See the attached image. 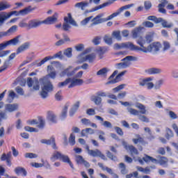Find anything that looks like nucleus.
Returning a JSON list of instances; mask_svg holds the SVG:
<instances>
[{"mask_svg": "<svg viewBox=\"0 0 178 178\" xmlns=\"http://www.w3.org/2000/svg\"><path fill=\"white\" fill-rule=\"evenodd\" d=\"M92 19V16L90 17H88L86 18H85L83 20H82L81 22V25L82 26H87V24H88L90 20H91Z\"/></svg>", "mask_w": 178, "mask_h": 178, "instance_id": "obj_58", "label": "nucleus"}, {"mask_svg": "<svg viewBox=\"0 0 178 178\" xmlns=\"http://www.w3.org/2000/svg\"><path fill=\"white\" fill-rule=\"evenodd\" d=\"M88 5V1H81L79 3H76L74 7L78 8L79 9H81V10H85L86 8H87Z\"/></svg>", "mask_w": 178, "mask_h": 178, "instance_id": "obj_29", "label": "nucleus"}, {"mask_svg": "<svg viewBox=\"0 0 178 178\" xmlns=\"http://www.w3.org/2000/svg\"><path fill=\"white\" fill-rule=\"evenodd\" d=\"M133 47H134L133 43L130 42L122 43L120 44L115 43L113 45L114 49H122V48H126L127 49H130L131 51H132Z\"/></svg>", "mask_w": 178, "mask_h": 178, "instance_id": "obj_13", "label": "nucleus"}, {"mask_svg": "<svg viewBox=\"0 0 178 178\" xmlns=\"http://www.w3.org/2000/svg\"><path fill=\"white\" fill-rule=\"evenodd\" d=\"M161 72L162 70L155 67L149 68L145 70V73H147V74H159V73H161Z\"/></svg>", "mask_w": 178, "mask_h": 178, "instance_id": "obj_28", "label": "nucleus"}, {"mask_svg": "<svg viewBox=\"0 0 178 178\" xmlns=\"http://www.w3.org/2000/svg\"><path fill=\"white\" fill-rule=\"evenodd\" d=\"M49 77H51V79H55V77H56V72L53 71L46 76L39 79L40 84L43 86L40 92V95L43 99H45L47 97H48V92H51V91L54 90V86L52 85V83H51Z\"/></svg>", "mask_w": 178, "mask_h": 178, "instance_id": "obj_1", "label": "nucleus"}, {"mask_svg": "<svg viewBox=\"0 0 178 178\" xmlns=\"http://www.w3.org/2000/svg\"><path fill=\"white\" fill-rule=\"evenodd\" d=\"M12 158V152H9L8 153H3L1 156V161H5L6 159H10Z\"/></svg>", "mask_w": 178, "mask_h": 178, "instance_id": "obj_48", "label": "nucleus"}, {"mask_svg": "<svg viewBox=\"0 0 178 178\" xmlns=\"http://www.w3.org/2000/svg\"><path fill=\"white\" fill-rule=\"evenodd\" d=\"M42 24V21L38 19H31L29 21V29H37Z\"/></svg>", "mask_w": 178, "mask_h": 178, "instance_id": "obj_22", "label": "nucleus"}, {"mask_svg": "<svg viewBox=\"0 0 178 178\" xmlns=\"http://www.w3.org/2000/svg\"><path fill=\"white\" fill-rule=\"evenodd\" d=\"M73 49L72 47H68L63 51V55L67 56V58H72L73 56Z\"/></svg>", "mask_w": 178, "mask_h": 178, "instance_id": "obj_38", "label": "nucleus"}, {"mask_svg": "<svg viewBox=\"0 0 178 178\" xmlns=\"http://www.w3.org/2000/svg\"><path fill=\"white\" fill-rule=\"evenodd\" d=\"M69 143L71 145H74V144H76V136H74V134H70L69 138Z\"/></svg>", "mask_w": 178, "mask_h": 178, "instance_id": "obj_54", "label": "nucleus"}, {"mask_svg": "<svg viewBox=\"0 0 178 178\" xmlns=\"http://www.w3.org/2000/svg\"><path fill=\"white\" fill-rule=\"evenodd\" d=\"M46 62H48L47 57H44L43 59H38L34 60L32 63L30 64L31 67L35 66L36 67H41L42 65H44Z\"/></svg>", "mask_w": 178, "mask_h": 178, "instance_id": "obj_20", "label": "nucleus"}, {"mask_svg": "<svg viewBox=\"0 0 178 178\" xmlns=\"http://www.w3.org/2000/svg\"><path fill=\"white\" fill-rule=\"evenodd\" d=\"M112 1H107L103 4L99 5V6H96L91 10V12H95V10H99V9H102L103 8H106V6H109V5H112Z\"/></svg>", "mask_w": 178, "mask_h": 178, "instance_id": "obj_31", "label": "nucleus"}, {"mask_svg": "<svg viewBox=\"0 0 178 178\" xmlns=\"http://www.w3.org/2000/svg\"><path fill=\"white\" fill-rule=\"evenodd\" d=\"M136 108L140 109V111H138V110H136L133 108H128L127 111L131 115H134V116H138L140 113H141L142 115H145V113H147L145 106H144L143 104L137 103L136 104Z\"/></svg>", "mask_w": 178, "mask_h": 178, "instance_id": "obj_7", "label": "nucleus"}, {"mask_svg": "<svg viewBox=\"0 0 178 178\" xmlns=\"http://www.w3.org/2000/svg\"><path fill=\"white\" fill-rule=\"evenodd\" d=\"M161 48H162V44L157 42L150 44L147 48L139 49L141 50V52L148 54V52H158Z\"/></svg>", "mask_w": 178, "mask_h": 178, "instance_id": "obj_8", "label": "nucleus"}, {"mask_svg": "<svg viewBox=\"0 0 178 178\" xmlns=\"http://www.w3.org/2000/svg\"><path fill=\"white\" fill-rule=\"evenodd\" d=\"M136 169L139 172H142L143 173H145L146 175H149V173H151V169L149 168V167H146L144 168L143 167L137 166Z\"/></svg>", "mask_w": 178, "mask_h": 178, "instance_id": "obj_39", "label": "nucleus"}, {"mask_svg": "<svg viewBox=\"0 0 178 178\" xmlns=\"http://www.w3.org/2000/svg\"><path fill=\"white\" fill-rule=\"evenodd\" d=\"M79 68H73L69 67L66 68L64 71H63L60 74V76H67V77H72V76H74L76 72L79 70Z\"/></svg>", "mask_w": 178, "mask_h": 178, "instance_id": "obj_17", "label": "nucleus"}, {"mask_svg": "<svg viewBox=\"0 0 178 178\" xmlns=\"http://www.w3.org/2000/svg\"><path fill=\"white\" fill-rule=\"evenodd\" d=\"M136 42L138 45H140V47L133 44L134 47H132V51H141V49H144L145 48H147L144 46L145 44H147V40H145V38L143 37L139 38L136 40Z\"/></svg>", "mask_w": 178, "mask_h": 178, "instance_id": "obj_10", "label": "nucleus"}, {"mask_svg": "<svg viewBox=\"0 0 178 178\" xmlns=\"http://www.w3.org/2000/svg\"><path fill=\"white\" fill-rule=\"evenodd\" d=\"M102 126H104V127H105L106 129H112L113 127L112 123H111V122L109 121H104L102 123Z\"/></svg>", "mask_w": 178, "mask_h": 178, "instance_id": "obj_63", "label": "nucleus"}, {"mask_svg": "<svg viewBox=\"0 0 178 178\" xmlns=\"http://www.w3.org/2000/svg\"><path fill=\"white\" fill-rule=\"evenodd\" d=\"M106 156L109 158L111 161H116L118 159V157L116 156L113 155L112 152H109V150H107L106 152Z\"/></svg>", "mask_w": 178, "mask_h": 178, "instance_id": "obj_53", "label": "nucleus"}, {"mask_svg": "<svg viewBox=\"0 0 178 178\" xmlns=\"http://www.w3.org/2000/svg\"><path fill=\"white\" fill-rule=\"evenodd\" d=\"M0 15L3 17V20H8V19H10V17L13 16V15H15V16H19L20 11L14 10L10 13L1 12Z\"/></svg>", "mask_w": 178, "mask_h": 178, "instance_id": "obj_18", "label": "nucleus"}, {"mask_svg": "<svg viewBox=\"0 0 178 178\" xmlns=\"http://www.w3.org/2000/svg\"><path fill=\"white\" fill-rule=\"evenodd\" d=\"M42 144H46V145H51L53 149H58V147L56 146V142L55 140V138L51 136L50 139H42L40 140Z\"/></svg>", "mask_w": 178, "mask_h": 178, "instance_id": "obj_15", "label": "nucleus"}, {"mask_svg": "<svg viewBox=\"0 0 178 178\" xmlns=\"http://www.w3.org/2000/svg\"><path fill=\"white\" fill-rule=\"evenodd\" d=\"M165 131H166V134L165 137L167 140H170V138H172V137L175 136L173 134V131H172V129H170V128H167Z\"/></svg>", "mask_w": 178, "mask_h": 178, "instance_id": "obj_44", "label": "nucleus"}, {"mask_svg": "<svg viewBox=\"0 0 178 178\" xmlns=\"http://www.w3.org/2000/svg\"><path fill=\"white\" fill-rule=\"evenodd\" d=\"M47 118L52 123H56V116L55 115V114H54L52 111L47 112Z\"/></svg>", "mask_w": 178, "mask_h": 178, "instance_id": "obj_36", "label": "nucleus"}, {"mask_svg": "<svg viewBox=\"0 0 178 178\" xmlns=\"http://www.w3.org/2000/svg\"><path fill=\"white\" fill-rule=\"evenodd\" d=\"M88 154L90 155V156H99V158H101V159H103V161H106V156L102 154V152H101V151H99V149H95V150H90L88 152Z\"/></svg>", "mask_w": 178, "mask_h": 178, "instance_id": "obj_19", "label": "nucleus"}, {"mask_svg": "<svg viewBox=\"0 0 178 178\" xmlns=\"http://www.w3.org/2000/svg\"><path fill=\"white\" fill-rule=\"evenodd\" d=\"M159 159H154V157L148 156L147 154H145L143 157V161L146 163H149L152 162V163H159L161 166H163L164 168H168V163H169V159L167 157L163 156H159Z\"/></svg>", "mask_w": 178, "mask_h": 178, "instance_id": "obj_2", "label": "nucleus"}, {"mask_svg": "<svg viewBox=\"0 0 178 178\" xmlns=\"http://www.w3.org/2000/svg\"><path fill=\"white\" fill-rule=\"evenodd\" d=\"M83 83H84L83 79L74 78L72 79V78H67L65 81L59 83L58 87H65V86H67V84L70 83L68 86V88H73V87H76V86H81Z\"/></svg>", "mask_w": 178, "mask_h": 178, "instance_id": "obj_4", "label": "nucleus"}, {"mask_svg": "<svg viewBox=\"0 0 178 178\" xmlns=\"http://www.w3.org/2000/svg\"><path fill=\"white\" fill-rule=\"evenodd\" d=\"M69 108L68 105H65L64 108L63 109V112L61 113V118L62 119H65L67 115V109Z\"/></svg>", "mask_w": 178, "mask_h": 178, "instance_id": "obj_59", "label": "nucleus"}, {"mask_svg": "<svg viewBox=\"0 0 178 178\" xmlns=\"http://www.w3.org/2000/svg\"><path fill=\"white\" fill-rule=\"evenodd\" d=\"M124 87H126V84H121V85L113 88V92L114 93L119 92V91H120V90H123V88H124Z\"/></svg>", "mask_w": 178, "mask_h": 178, "instance_id": "obj_55", "label": "nucleus"}, {"mask_svg": "<svg viewBox=\"0 0 178 178\" xmlns=\"http://www.w3.org/2000/svg\"><path fill=\"white\" fill-rule=\"evenodd\" d=\"M62 67V64L59 61H51L50 62V65L47 66V67Z\"/></svg>", "mask_w": 178, "mask_h": 178, "instance_id": "obj_50", "label": "nucleus"}, {"mask_svg": "<svg viewBox=\"0 0 178 178\" xmlns=\"http://www.w3.org/2000/svg\"><path fill=\"white\" fill-rule=\"evenodd\" d=\"M136 137H137V138L132 139L134 144H138V143H140V144H141V145H145L148 144V143H147V141H145L143 138V137H141V136L136 135Z\"/></svg>", "mask_w": 178, "mask_h": 178, "instance_id": "obj_25", "label": "nucleus"}, {"mask_svg": "<svg viewBox=\"0 0 178 178\" xmlns=\"http://www.w3.org/2000/svg\"><path fill=\"white\" fill-rule=\"evenodd\" d=\"M20 42V35H17L13 39L7 41L8 45H17Z\"/></svg>", "mask_w": 178, "mask_h": 178, "instance_id": "obj_32", "label": "nucleus"}, {"mask_svg": "<svg viewBox=\"0 0 178 178\" xmlns=\"http://www.w3.org/2000/svg\"><path fill=\"white\" fill-rule=\"evenodd\" d=\"M47 58V60H52V59H63V55L62 54V51L57 52L56 54H54L53 56H46Z\"/></svg>", "mask_w": 178, "mask_h": 178, "instance_id": "obj_27", "label": "nucleus"}, {"mask_svg": "<svg viewBox=\"0 0 178 178\" xmlns=\"http://www.w3.org/2000/svg\"><path fill=\"white\" fill-rule=\"evenodd\" d=\"M141 30H143V28L138 27V28H136L132 31V35H133L134 38H137V37H138V35H140V33H141Z\"/></svg>", "mask_w": 178, "mask_h": 178, "instance_id": "obj_46", "label": "nucleus"}, {"mask_svg": "<svg viewBox=\"0 0 178 178\" xmlns=\"http://www.w3.org/2000/svg\"><path fill=\"white\" fill-rule=\"evenodd\" d=\"M6 47H9L7 41L0 43V58H3L5 56H8V55H9V54H10V50L3 51V49H5L6 48Z\"/></svg>", "mask_w": 178, "mask_h": 178, "instance_id": "obj_14", "label": "nucleus"}, {"mask_svg": "<svg viewBox=\"0 0 178 178\" xmlns=\"http://www.w3.org/2000/svg\"><path fill=\"white\" fill-rule=\"evenodd\" d=\"M91 101L95 102V105H101V102H102V98L98 96H92Z\"/></svg>", "mask_w": 178, "mask_h": 178, "instance_id": "obj_41", "label": "nucleus"}, {"mask_svg": "<svg viewBox=\"0 0 178 178\" xmlns=\"http://www.w3.org/2000/svg\"><path fill=\"white\" fill-rule=\"evenodd\" d=\"M124 148L127 151H129L132 156L138 155V150L133 145H124Z\"/></svg>", "mask_w": 178, "mask_h": 178, "instance_id": "obj_24", "label": "nucleus"}, {"mask_svg": "<svg viewBox=\"0 0 178 178\" xmlns=\"http://www.w3.org/2000/svg\"><path fill=\"white\" fill-rule=\"evenodd\" d=\"M134 6V3L128 4L120 8V12H123V10H127V9H130V8H133Z\"/></svg>", "mask_w": 178, "mask_h": 178, "instance_id": "obj_60", "label": "nucleus"}, {"mask_svg": "<svg viewBox=\"0 0 178 178\" xmlns=\"http://www.w3.org/2000/svg\"><path fill=\"white\" fill-rule=\"evenodd\" d=\"M58 16L59 14L55 13L51 17H48L46 19L42 21V24H55L58 22Z\"/></svg>", "mask_w": 178, "mask_h": 178, "instance_id": "obj_12", "label": "nucleus"}, {"mask_svg": "<svg viewBox=\"0 0 178 178\" xmlns=\"http://www.w3.org/2000/svg\"><path fill=\"white\" fill-rule=\"evenodd\" d=\"M97 76H102V77H106L108 74V70L106 68H102L97 72Z\"/></svg>", "mask_w": 178, "mask_h": 178, "instance_id": "obj_49", "label": "nucleus"}, {"mask_svg": "<svg viewBox=\"0 0 178 178\" xmlns=\"http://www.w3.org/2000/svg\"><path fill=\"white\" fill-rule=\"evenodd\" d=\"M17 108H19L17 104H6L5 111L6 112H15V111H17Z\"/></svg>", "mask_w": 178, "mask_h": 178, "instance_id": "obj_26", "label": "nucleus"}, {"mask_svg": "<svg viewBox=\"0 0 178 178\" xmlns=\"http://www.w3.org/2000/svg\"><path fill=\"white\" fill-rule=\"evenodd\" d=\"M149 81H152V78L147 77L143 79H140V81H139V86H140V87H144V86H147V90H152L155 85H154V83Z\"/></svg>", "mask_w": 178, "mask_h": 178, "instance_id": "obj_11", "label": "nucleus"}, {"mask_svg": "<svg viewBox=\"0 0 178 178\" xmlns=\"http://www.w3.org/2000/svg\"><path fill=\"white\" fill-rule=\"evenodd\" d=\"M137 58L133 56H127L124 58L122 60V63H119L116 64L118 67H129V66H131V60H136Z\"/></svg>", "mask_w": 178, "mask_h": 178, "instance_id": "obj_9", "label": "nucleus"}, {"mask_svg": "<svg viewBox=\"0 0 178 178\" xmlns=\"http://www.w3.org/2000/svg\"><path fill=\"white\" fill-rule=\"evenodd\" d=\"M58 159H59L60 161H63V162H64L65 163H69L72 169H74L73 163L70 161V159H69V156L65 154H62L60 152L55 151L51 157V161L55 162V161H58Z\"/></svg>", "mask_w": 178, "mask_h": 178, "instance_id": "obj_3", "label": "nucleus"}, {"mask_svg": "<svg viewBox=\"0 0 178 178\" xmlns=\"http://www.w3.org/2000/svg\"><path fill=\"white\" fill-rule=\"evenodd\" d=\"M96 51L99 56L100 59H102V55H104L108 49L106 47H98Z\"/></svg>", "mask_w": 178, "mask_h": 178, "instance_id": "obj_40", "label": "nucleus"}, {"mask_svg": "<svg viewBox=\"0 0 178 178\" xmlns=\"http://www.w3.org/2000/svg\"><path fill=\"white\" fill-rule=\"evenodd\" d=\"M120 168H121V173L122 175H126L127 173V170H126V165L123 163H120Z\"/></svg>", "mask_w": 178, "mask_h": 178, "instance_id": "obj_61", "label": "nucleus"}, {"mask_svg": "<svg viewBox=\"0 0 178 178\" xmlns=\"http://www.w3.org/2000/svg\"><path fill=\"white\" fill-rule=\"evenodd\" d=\"M147 20H151L152 22H154V23H161V22H162V18L161 17H156L154 15H150L149 17H147Z\"/></svg>", "mask_w": 178, "mask_h": 178, "instance_id": "obj_42", "label": "nucleus"}, {"mask_svg": "<svg viewBox=\"0 0 178 178\" xmlns=\"http://www.w3.org/2000/svg\"><path fill=\"white\" fill-rule=\"evenodd\" d=\"M33 60V57H26V60H24L20 65L19 67H23V66H26L27 64L30 63Z\"/></svg>", "mask_w": 178, "mask_h": 178, "instance_id": "obj_52", "label": "nucleus"}, {"mask_svg": "<svg viewBox=\"0 0 178 178\" xmlns=\"http://www.w3.org/2000/svg\"><path fill=\"white\" fill-rule=\"evenodd\" d=\"M79 108H80V102H76L70 111V116H73Z\"/></svg>", "mask_w": 178, "mask_h": 178, "instance_id": "obj_30", "label": "nucleus"}, {"mask_svg": "<svg viewBox=\"0 0 178 178\" xmlns=\"http://www.w3.org/2000/svg\"><path fill=\"white\" fill-rule=\"evenodd\" d=\"M118 70L114 71L113 74L109 76L108 81H107L106 84V85L116 84V83H119L120 81H122V77L124 76V74H126V71H123L118 74ZM115 76H116L115 78Z\"/></svg>", "mask_w": 178, "mask_h": 178, "instance_id": "obj_5", "label": "nucleus"}, {"mask_svg": "<svg viewBox=\"0 0 178 178\" xmlns=\"http://www.w3.org/2000/svg\"><path fill=\"white\" fill-rule=\"evenodd\" d=\"M160 23H161V26H163L164 29H171V27L173 26V23L168 22V21L163 19V18H161Z\"/></svg>", "mask_w": 178, "mask_h": 178, "instance_id": "obj_37", "label": "nucleus"}, {"mask_svg": "<svg viewBox=\"0 0 178 178\" xmlns=\"http://www.w3.org/2000/svg\"><path fill=\"white\" fill-rule=\"evenodd\" d=\"M31 10V6H29V7L25 8L24 9L19 10V15H22V16L29 15V13H30Z\"/></svg>", "mask_w": 178, "mask_h": 178, "instance_id": "obj_45", "label": "nucleus"}, {"mask_svg": "<svg viewBox=\"0 0 178 178\" xmlns=\"http://www.w3.org/2000/svg\"><path fill=\"white\" fill-rule=\"evenodd\" d=\"M16 31H17V26L14 25L4 32L6 33V35H7V37H9V35H12V34L16 33Z\"/></svg>", "mask_w": 178, "mask_h": 178, "instance_id": "obj_35", "label": "nucleus"}, {"mask_svg": "<svg viewBox=\"0 0 178 178\" xmlns=\"http://www.w3.org/2000/svg\"><path fill=\"white\" fill-rule=\"evenodd\" d=\"M25 158H29V159H33L34 158H37V154L34 153H26L24 155Z\"/></svg>", "mask_w": 178, "mask_h": 178, "instance_id": "obj_64", "label": "nucleus"}, {"mask_svg": "<svg viewBox=\"0 0 178 178\" xmlns=\"http://www.w3.org/2000/svg\"><path fill=\"white\" fill-rule=\"evenodd\" d=\"M147 44H151L152 42V35L151 33L147 34L145 37Z\"/></svg>", "mask_w": 178, "mask_h": 178, "instance_id": "obj_62", "label": "nucleus"}, {"mask_svg": "<svg viewBox=\"0 0 178 178\" xmlns=\"http://www.w3.org/2000/svg\"><path fill=\"white\" fill-rule=\"evenodd\" d=\"M74 26L75 27H77V23L74 19H73V17H72V14L68 13L67 17H64V23L63 24V29L64 31H68L69 29H72V26Z\"/></svg>", "mask_w": 178, "mask_h": 178, "instance_id": "obj_6", "label": "nucleus"}, {"mask_svg": "<svg viewBox=\"0 0 178 178\" xmlns=\"http://www.w3.org/2000/svg\"><path fill=\"white\" fill-rule=\"evenodd\" d=\"M12 6L8 1H1L0 2V12L2 10H6L9 9Z\"/></svg>", "mask_w": 178, "mask_h": 178, "instance_id": "obj_33", "label": "nucleus"}, {"mask_svg": "<svg viewBox=\"0 0 178 178\" xmlns=\"http://www.w3.org/2000/svg\"><path fill=\"white\" fill-rule=\"evenodd\" d=\"M104 41L108 45H112V37L106 35L104 38Z\"/></svg>", "mask_w": 178, "mask_h": 178, "instance_id": "obj_56", "label": "nucleus"}, {"mask_svg": "<svg viewBox=\"0 0 178 178\" xmlns=\"http://www.w3.org/2000/svg\"><path fill=\"white\" fill-rule=\"evenodd\" d=\"M15 172L16 175H23L24 176H27V171L24 168L22 167H17L15 169Z\"/></svg>", "mask_w": 178, "mask_h": 178, "instance_id": "obj_34", "label": "nucleus"}, {"mask_svg": "<svg viewBox=\"0 0 178 178\" xmlns=\"http://www.w3.org/2000/svg\"><path fill=\"white\" fill-rule=\"evenodd\" d=\"M122 13V12L120 11V9H118L117 10V12L111 14V15H109L107 18H106V20L108 22V20H112V19H113V17H116V16H119V14Z\"/></svg>", "mask_w": 178, "mask_h": 178, "instance_id": "obj_51", "label": "nucleus"}, {"mask_svg": "<svg viewBox=\"0 0 178 178\" xmlns=\"http://www.w3.org/2000/svg\"><path fill=\"white\" fill-rule=\"evenodd\" d=\"M104 17V13L99 14L95 18L92 19V24H100V23H104V22H107L106 18H101Z\"/></svg>", "mask_w": 178, "mask_h": 178, "instance_id": "obj_21", "label": "nucleus"}, {"mask_svg": "<svg viewBox=\"0 0 178 178\" xmlns=\"http://www.w3.org/2000/svg\"><path fill=\"white\" fill-rule=\"evenodd\" d=\"M98 166H99V168H102V170H106V172L108 173H109L110 175H113V171L112 170V169H111L108 167H104V163H98Z\"/></svg>", "mask_w": 178, "mask_h": 178, "instance_id": "obj_47", "label": "nucleus"}, {"mask_svg": "<svg viewBox=\"0 0 178 178\" xmlns=\"http://www.w3.org/2000/svg\"><path fill=\"white\" fill-rule=\"evenodd\" d=\"M16 97V93L13 90L8 91V102H12L13 99Z\"/></svg>", "mask_w": 178, "mask_h": 178, "instance_id": "obj_43", "label": "nucleus"}, {"mask_svg": "<svg viewBox=\"0 0 178 178\" xmlns=\"http://www.w3.org/2000/svg\"><path fill=\"white\" fill-rule=\"evenodd\" d=\"M79 63L80 62H86V60H88V62H92L95 60V54H91L86 55L85 57H83V54H81L78 56Z\"/></svg>", "mask_w": 178, "mask_h": 178, "instance_id": "obj_16", "label": "nucleus"}, {"mask_svg": "<svg viewBox=\"0 0 178 178\" xmlns=\"http://www.w3.org/2000/svg\"><path fill=\"white\" fill-rule=\"evenodd\" d=\"M112 35L118 41H120V40H122V36H120V32L119 31H113Z\"/></svg>", "mask_w": 178, "mask_h": 178, "instance_id": "obj_57", "label": "nucleus"}, {"mask_svg": "<svg viewBox=\"0 0 178 178\" xmlns=\"http://www.w3.org/2000/svg\"><path fill=\"white\" fill-rule=\"evenodd\" d=\"M30 48V42H26L24 44H22L21 46H19L17 49V55H19V54H22V52H24L26 49H29Z\"/></svg>", "mask_w": 178, "mask_h": 178, "instance_id": "obj_23", "label": "nucleus"}]
</instances>
